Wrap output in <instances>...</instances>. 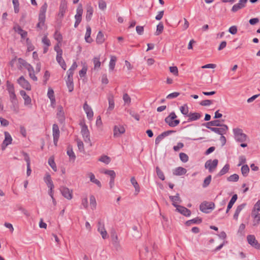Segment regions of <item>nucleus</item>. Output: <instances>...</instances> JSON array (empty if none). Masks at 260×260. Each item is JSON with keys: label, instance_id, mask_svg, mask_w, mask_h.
Returning <instances> with one entry per match:
<instances>
[{"label": "nucleus", "instance_id": "1", "mask_svg": "<svg viewBox=\"0 0 260 260\" xmlns=\"http://www.w3.org/2000/svg\"><path fill=\"white\" fill-rule=\"evenodd\" d=\"M233 133L235 140L239 142H244L246 141L248 137L243 133V130L239 128L233 129Z\"/></svg>", "mask_w": 260, "mask_h": 260}, {"label": "nucleus", "instance_id": "2", "mask_svg": "<svg viewBox=\"0 0 260 260\" xmlns=\"http://www.w3.org/2000/svg\"><path fill=\"white\" fill-rule=\"evenodd\" d=\"M177 116L175 112H171L168 116L165 118V121L171 127H175L180 123V120L176 119Z\"/></svg>", "mask_w": 260, "mask_h": 260}, {"label": "nucleus", "instance_id": "3", "mask_svg": "<svg viewBox=\"0 0 260 260\" xmlns=\"http://www.w3.org/2000/svg\"><path fill=\"white\" fill-rule=\"evenodd\" d=\"M215 208V204L213 202H208L204 201L200 205V210L205 213L210 212L209 210H213Z\"/></svg>", "mask_w": 260, "mask_h": 260}, {"label": "nucleus", "instance_id": "4", "mask_svg": "<svg viewBox=\"0 0 260 260\" xmlns=\"http://www.w3.org/2000/svg\"><path fill=\"white\" fill-rule=\"evenodd\" d=\"M80 125H81V133L83 136L84 141L86 143H90L89 132L87 126L85 123H80Z\"/></svg>", "mask_w": 260, "mask_h": 260}, {"label": "nucleus", "instance_id": "5", "mask_svg": "<svg viewBox=\"0 0 260 260\" xmlns=\"http://www.w3.org/2000/svg\"><path fill=\"white\" fill-rule=\"evenodd\" d=\"M247 240L249 244L254 248L259 250L260 244L256 240L255 236L253 235H248L247 236Z\"/></svg>", "mask_w": 260, "mask_h": 260}, {"label": "nucleus", "instance_id": "6", "mask_svg": "<svg viewBox=\"0 0 260 260\" xmlns=\"http://www.w3.org/2000/svg\"><path fill=\"white\" fill-rule=\"evenodd\" d=\"M218 162V160L217 159H215L213 160L211 159L208 160L205 162V167L206 169H208L209 172L211 173L217 167Z\"/></svg>", "mask_w": 260, "mask_h": 260}, {"label": "nucleus", "instance_id": "7", "mask_svg": "<svg viewBox=\"0 0 260 260\" xmlns=\"http://www.w3.org/2000/svg\"><path fill=\"white\" fill-rule=\"evenodd\" d=\"M173 205L176 208V210L185 216L188 217L191 215V211L185 207L177 204H173Z\"/></svg>", "mask_w": 260, "mask_h": 260}, {"label": "nucleus", "instance_id": "8", "mask_svg": "<svg viewBox=\"0 0 260 260\" xmlns=\"http://www.w3.org/2000/svg\"><path fill=\"white\" fill-rule=\"evenodd\" d=\"M111 238L112 243L114 247L116 250H119L120 249V245L118 241L117 235L114 230H113L111 233Z\"/></svg>", "mask_w": 260, "mask_h": 260}, {"label": "nucleus", "instance_id": "9", "mask_svg": "<svg viewBox=\"0 0 260 260\" xmlns=\"http://www.w3.org/2000/svg\"><path fill=\"white\" fill-rule=\"evenodd\" d=\"M44 180L46 183L48 188H49V194L50 196H52L53 189L54 187L53 183L51 180V176L49 174H47L46 176L44 178Z\"/></svg>", "mask_w": 260, "mask_h": 260}, {"label": "nucleus", "instance_id": "10", "mask_svg": "<svg viewBox=\"0 0 260 260\" xmlns=\"http://www.w3.org/2000/svg\"><path fill=\"white\" fill-rule=\"evenodd\" d=\"M18 83L24 89L27 90H31V85L23 76H21L17 80Z\"/></svg>", "mask_w": 260, "mask_h": 260}, {"label": "nucleus", "instance_id": "11", "mask_svg": "<svg viewBox=\"0 0 260 260\" xmlns=\"http://www.w3.org/2000/svg\"><path fill=\"white\" fill-rule=\"evenodd\" d=\"M67 9V1L66 0H61L59 8V12L58 15L62 18L66 13Z\"/></svg>", "mask_w": 260, "mask_h": 260}, {"label": "nucleus", "instance_id": "12", "mask_svg": "<svg viewBox=\"0 0 260 260\" xmlns=\"http://www.w3.org/2000/svg\"><path fill=\"white\" fill-rule=\"evenodd\" d=\"M62 195L68 200H71L73 198L72 190H70L68 187L61 186L60 188Z\"/></svg>", "mask_w": 260, "mask_h": 260}, {"label": "nucleus", "instance_id": "13", "mask_svg": "<svg viewBox=\"0 0 260 260\" xmlns=\"http://www.w3.org/2000/svg\"><path fill=\"white\" fill-rule=\"evenodd\" d=\"M12 141V138L10 135V134L7 132H5V139L2 144V149L4 150L5 149L6 147L9 145V144H11Z\"/></svg>", "mask_w": 260, "mask_h": 260}, {"label": "nucleus", "instance_id": "14", "mask_svg": "<svg viewBox=\"0 0 260 260\" xmlns=\"http://www.w3.org/2000/svg\"><path fill=\"white\" fill-rule=\"evenodd\" d=\"M113 136L114 137H118L120 135L125 133V129L122 125H115L113 129Z\"/></svg>", "mask_w": 260, "mask_h": 260}, {"label": "nucleus", "instance_id": "15", "mask_svg": "<svg viewBox=\"0 0 260 260\" xmlns=\"http://www.w3.org/2000/svg\"><path fill=\"white\" fill-rule=\"evenodd\" d=\"M221 128H210V130L214 133L218 134L220 135H222L224 134H225L226 131L228 129V126L224 124H221V126H220Z\"/></svg>", "mask_w": 260, "mask_h": 260}, {"label": "nucleus", "instance_id": "16", "mask_svg": "<svg viewBox=\"0 0 260 260\" xmlns=\"http://www.w3.org/2000/svg\"><path fill=\"white\" fill-rule=\"evenodd\" d=\"M248 0H240L239 3L234 5L232 8V11L233 12H236L239 10L242 9L245 7L246 4Z\"/></svg>", "mask_w": 260, "mask_h": 260}, {"label": "nucleus", "instance_id": "17", "mask_svg": "<svg viewBox=\"0 0 260 260\" xmlns=\"http://www.w3.org/2000/svg\"><path fill=\"white\" fill-rule=\"evenodd\" d=\"M57 117L60 123L65 121V116L62 106H59L57 108Z\"/></svg>", "mask_w": 260, "mask_h": 260}, {"label": "nucleus", "instance_id": "18", "mask_svg": "<svg viewBox=\"0 0 260 260\" xmlns=\"http://www.w3.org/2000/svg\"><path fill=\"white\" fill-rule=\"evenodd\" d=\"M98 231L100 233L104 239L107 238V232L105 229L104 224L101 221L98 222Z\"/></svg>", "mask_w": 260, "mask_h": 260}, {"label": "nucleus", "instance_id": "19", "mask_svg": "<svg viewBox=\"0 0 260 260\" xmlns=\"http://www.w3.org/2000/svg\"><path fill=\"white\" fill-rule=\"evenodd\" d=\"M23 155L24 157V160L26 161L27 164V171H26V174L28 176H29L31 172V170L30 169V160L29 156L28 154L24 151H22V152Z\"/></svg>", "mask_w": 260, "mask_h": 260}, {"label": "nucleus", "instance_id": "20", "mask_svg": "<svg viewBox=\"0 0 260 260\" xmlns=\"http://www.w3.org/2000/svg\"><path fill=\"white\" fill-rule=\"evenodd\" d=\"M77 13L75 16V21L81 22L83 13V8L81 4H79L76 10Z\"/></svg>", "mask_w": 260, "mask_h": 260}, {"label": "nucleus", "instance_id": "21", "mask_svg": "<svg viewBox=\"0 0 260 260\" xmlns=\"http://www.w3.org/2000/svg\"><path fill=\"white\" fill-rule=\"evenodd\" d=\"M202 125L205 126L207 128L210 129V128H214L213 127L211 126H221V124L220 123L219 120H215L208 122L204 123L202 124Z\"/></svg>", "mask_w": 260, "mask_h": 260}, {"label": "nucleus", "instance_id": "22", "mask_svg": "<svg viewBox=\"0 0 260 260\" xmlns=\"http://www.w3.org/2000/svg\"><path fill=\"white\" fill-rule=\"evenodd\" d=\"M83 109L87 114V117L89 119L92 118L93 112L91 108L85 102L83 105Z\"/></svg>", "mask_w": 260, "mask_h": 260}, {"label": "nucleus", "instance_id": "23", "mask_svg": "<svg viewBox=\"0 0 260 260\" xmlns=\"http://www.w3.org/2000/svg\"><path fill=\"white\" fill-rule=\"evenodd\" d=\"M93 12V9L91 5L86 6V19L87 21L91 20Z\"/></svg>", "mask_w": 260, "mask_h": 260}, {"label": "nucleus", "instance_id": "24", "mask_svg": "<svg viewBox=\"0 0 260 260\" xmlns=\"http://www.w3.org/2000/svg\"><path fill=\"white\" fill-rule=\"evenodd\" d=\"M20 94L22 96L24 100V105H28L31 104V99L29 95H28L24 90H21L20 91Z\"/></svg>", "mask_w": 260, "mask_h": 260}, {"label": "nucleus", "instance_id": "25", "mask_svg": "<svg viewBox=\"0 0 260 260\" xmlns=\"http://www.w3.org/2000/svg\"><path fill=\"white\" fill-rule=\"evenodd\" d=\"M187 117H189L187 121L190 122L199 119L201 117V115L199 113L190 112Z\"/></svg>", "mask_w": 260, "mask_h": 260}, {"label": "nucleus", "instance_id": "26", "mask_svg": "<svg viewBox=\"0 0 260 260\" xmlns=\"http://www.w3.org/2000/svg\"><path fill=\"white\" fill-rule=\"evenodd\" d=\"M91 32V27H90L89 25H87L86 26V31L85 35V41L88 43H91L93 41V40L90 37Z\"/></svg>", "mask_w": 260, "mask_h": 260}, {"label": "nucleus", "instance_id": "27", "mask_svg": "<svg viewBox=\"0 0 260 260\" xmlns=\"http://www.w3.org/2000/svg\"><path fill=\"white\" fill-rule=\"evenodd\" d=\"M48 5L46 2H45L41 7L39 14V17H41V19L42 18H46V12L47 9Z\"/></svg>", "mask_w": 260, "mask_h": 260}, {"label": "nucleus", "instance_id": "28", "mask_svg": "<svg viewBox=\"0 0 260 260\" xmlns=\"http://www.w3.org/2000/svg\"><path fill=\"white\" fill-rule=\"evenodd\" d=\"M255 212L252 211L251 213V216L254 218L253 225L254 226H257L260 223V213H255Z\"/></svg>", "mask_w": 260, "mask_h": 260}, {"label": "nucleus", "instance_id": "29", "mask_svg": "<svg viewBox=\"0 0 260 260\" xmlns=\"http://www.w3.org/2000/svg\"><path fill=\"white\" fill-rule=\"evenodd\" d=\"M202 222V219L199 217L189 220L186 221L185 225L186 226H190L192 224H199Z\"/></svg>", "mask_w": 260, "mask_h": 260}, {"label": "nucleus", "instance_id": "30", "mask_svg": "<svg viewBox=\"0 0 260 260\" xmlns=\"http://www.w3.org/2000/svg\"><path fill=\"white\" fill-rule=\"evenodd\" d=\"M186 170L182 167H179L176 168L173 171V174L176 176H181L186 173Z\"/></svg>", "mask_w": 260, "mask_h": 260}, {"label": "nucleus", "instance_id": "31", "mask_svg": "<svg viewBox=\"0 0 260 260\" xmlns=\"http://www.w3.org/2000/svg\"><path fill=\"white\" fill-rule=\"evenodd\" d=\"M131 182L135 189V194H137L140 190V187L137 180L134 177H132L131 179Z\"/></svg>", "mask_w": 260, "mask_h": 260}, {"label": "nucleus", "instance_id": "32", "mask_svg": "<svg viewBox=\"0 0 260 260\" xmlns=\"http://www.w3.org/2000/svg\"><path fill=\"white\" fill-rule=\"evenodd\" d=\"M52 135L53 138H59L60 132L57 124H53L52 126Z\"/></svg>", "mask_w": 260, "mask_h": 260}, {"label": "nucleus", "instance_id": "33", "mask_svg": "<svg viewBox=\"0 0 260 260\" xmlns=\"http://www.w3.org/2000/svg\"><path fill=\"white\" fill-rule=\"evenodd\" d=\"M109 102V107L108 108V111H112L115 106L114 97L112 95H109L108 98Z\"/></svg>", "mask_w": 260, "mask_h": 260}, {"label": "nucleus", "instance_id": "34", "mask_svg": "<svg viewBox=\"0 0 260 260\" xmlns=\"http://www.w3.org/2000/svg\"><path fill=\"white\" fill-rule=\"evenodd\" d=\"M89 176L90 178V180L91 182L95 183L100 188L102 187L101 182L99 180L95 179V176L92 173H89Z\"/></svg>", "mask_w": 260, "mask_h": 260}, {"label": "nucleus", "instance_id": "35", "mask_svg": "<svg viewBox=\"0 0 260 260\" xmlns=\"http://www.w3.org/2000/svg\"><path fill=\"white\" fill-rule=\"evenodd\" d=\"M56 61L61 66L62 69L66 70L67 66L64 59L62 57V55L56 56Z\"/></svg>", "mask_w": 260, "mask_h": 260}, {"label": "nucleus", "instance_id": "36", "mask_svg": "<svg viewBox=\"0 0 260 260\" xmlns=\"http://www.w3.org/2000/svg\"><path fill=\"white\" fill-rule=\"evenodd\" d=\"M169 199L173 202V204H177V203H180L181 202V200L179 197V194L177 193L175 196H169Z\"/></svg>", "mask_w": 260, "mask_h": 260}, {"label": "nucleus", "instance_id": "37", "mask_svg": "<svg viewBox=\"0 0 260 260\" xmlns=\"http://www.w3.org/2000/svg\"><path fill=\"white\" fill-rule=\"evenodd\" d=\"M67 154L69 155V157L71 158V159H73L74 160L76 158V155L74 152V151H73V148H72V147L69 145L68 146V148H67Z\"/></svg>", "mask_w": 260, "mask_h": 260}, {"label": "nucleus", "instance_id": "38", "mask_svg": "<svg viewBox=\"0 0 260 260\" xmlns=\"http://www.w3.org/2000/svg\"><path fill=\"white\" fill-rule=\"evenodd\" d=\"M105 41L104 36L101 31H100L96 38V42L98 44H102Z\"/></svg>", "mask_w": 260, "mask_h": 260}, {"label": "nucleus", "instance_id": "39", "mask_svg": "<svg viewBox=\"0 0 260 260\" xmlns=\"http://www.w3.org/2000/svg\"><path fill=\"white\" fill-rule=\"evenodd\" d=\"M66 81L69 91H73L74 90L73 79H67Z\"/></svg>", "mask_w": 260, "mask_h": 260}, {"label": "nucleus", "instance_id": "40", "mask_svg": "<svg viewBox=\"0 0 260 260\" xmlns=\"http://www.w3.org/2000/svg\"><path fill=\"white\" fill-rule=\"evenodd\" d=\"M229 169H230V165L227 164L220 171V172L217 174V176H221L225 174L226 173H228L229 172Z\"/></svg>", "mask_w": 260, "mask_h": 260}, {"label": "nucleus", "instance_id": "41", "mask_svg": "<svg viewBox=\"0 0 260 260\" xmlns=\"http://www.w3.org/2000/svg\"><path fill=\"white\" fill-rule=\"evenodd\" d=\"M116 60H117V58L116 56H111L110 61L109 62V69L110 70L112 71L114 70V69L115 68Z\"/></svg>", "mask_w": 260, "mask_h": 260}, {"label": "nucleus", "instance_id": "42", "mask_svg": "<svg viewBox=\"0 0 260 260\" xmlns=\"http://www.w3.org/2000/svg\"><path fill=\"white\" fill-rule=\"evenodd\" d=\"M164 25L162 22H159L156 27V30L155 32L156 36H158L162 33L164 30Z\"/></svg>", "mask_w": 260, "mask_h": 260}, {"label": "nucleus", "instance_id": "43", "mask_svg": "<svg viewBox=\"0 0 260 260\" xmlns=\"http://www.w3.org/2000/svg\"><path fill=\"white\" fill-rule=\"evenodd\" d=\"M249 172V168L247 165H244L241 167V172L243 176L246 177Z\"/></svg>", "mask_w": 260, "mask_h": 260}, {"label": "nucleus", "instance_id": "44", "mask_svg": "<svg viewBox=\"0 0 260 260\" xmlns=\"http://www.w3.org/2000/svg\"><path fill=\"white\" fill-rule=\"evenodd\" d=\"M42 19H41V17H39V22L37 24V28H38L39 30L42 29L43 26L45 24V22L46 18H42Z\"/></svg>", "mask_w": 260, "mask_h": 260}, {"label": "nucleus", "instance_id": "45", "mask_svg": "<svg viewBox=\"0 0 260 260\" xmlns=\"http://www.w3.org/2000/svg\"><path fill=\"white\" fill-rule=\"evenodd\" d=\"M90 205L91 206V208L92 210H94L95 209L96 206V202L95 198L94 197V196H93V195H91L90 196Z\"/></svg>", "mask_w": 260, "mask_h": 260}, {"label": "nucleus", "instance_id": "46", "mask_svg": "<svg viewBox=\"0 0 260 260\" xmlns=\"http://www.w3.org/2000/svg\"><path fill=\"white\" fill-rule=\"evenodd\" d=\"M48 164L49 166L51 167L53 171H57V167L54 161V158L52 157H50L48 159Z\"/></svg>", "mask_w": 260, "mask_h": 260}, {"label": "nucleus", "instance_id": "47", "mask_svg": "<svg viewBox=\"0 0 260 260\" xmlns=\"http://www.w3.org/2000/svg\"><path fill=\"white\" fill-rule=\"evenodd\" d=\"M180 111L182 114L184 115H185L186 116H188V108L187 106V105H184L183 106H182L180 108Z\"/></svg>", "mask_w": 260, "mask_h": 260}, {"label": "nucleus", "instance_id": "48", "mask_svg": "<svg viewBox=\"0 0 260 260\" xmlns=\"http://www.w3.org/2000/svg\"><path fill=\"white\" fill-rule=\"evenodd\" d=\"M7 90L8 91L9 94L15 92L13 84H11L9 81L7 82Z\"/></svg>", "mask_w": 260, "mask_h": 260}, {"label": "nucleus", "instance_id": "49", "mask_svg": "<svg viewBox=\"0 0 260 260\" xmlns=\"http://www.w3.org/2000/svg\"><path fill=\"white\" fill-rule=\"evenodd\" d=\"M239 178V175L237 174H234L229 176L227 180L230 182H237L238 181Z\"/></svg>", "mask_w": 260, "mask_h": 260}, {"label": "nucleus", "instance_id": "50", "mask_svg": "<svg viewBox=\"0 0 260 260\" xmlns=\"http://www.w3.org/2000/svg\"><path fill=\"white\" fill-rule=\"evenodd\" d=\"M156 172L157 175L158 176V178L160 179H161L162 181L165 179V177L164 174V173L161 171V170L159 169L158 167H156Z\"/></svg>", "mask_w": 260, "mask_h": 260}, {"label": "nucleus", "instance_id": "51", "mask_svg": "<svg viewBox=\"0 0 260 260\" xmlns=\"http://www.w3.org/2000/svg\"><path fill=\"white\" fill-rule=\"evenodd\" d=\"M93 62L94 63V69H98L100 68L101 66V62L100 61V58L98 57H95L93 59Z\"/></svg>", "mask_w": 260, "mask_h": 260}, {"label": "nucleus", "instance_id": "52", "mask_svg": "<svg viewBox=\"0 0 260 260\" xmlns=\"http://www.w3.org/2000/svg\"><path fill=\"white\" fill-rule=\"evenodd\" d=\"M99 160L106 164H109L111 161V159L107 155H103L99 159Z\"/></svg>", "mask_w": 260, "mask_h": 260}, {"label": "nucleus", "instance_id": "53", "mask_svg": "<svg viewBox=\"0 0 260 260\" xmlns=\"http://www.w3.org/2000/svg\"><path fill=\"white\" fill-rule=\"evenodd\" d=\"M14 6V10L15 13H18L19 11V3L18 0H12Z\"/></svg>", "mask_w": 260, "mask_h": 260}, {"label": "nucleus", "instance_id": "54", "mask_svg": "<svg viewBox=\"0 0 260 260\" xmlns=\"http://www.w3.org/2000/svg\"><path fill=\"white\" fill-rule=\"evenodd\" d=\"M179 157H180V160L183 162H186L188 160V156L185 153H183V152L180 153Z\"/></svg>", "mask_w": 260, "mask_h": 260}, {"label": "nucleus", "instance_id": "55", "mask_svg": "<svg viewBox=\"0 0 260 260\" xmlns=\"http://www.w3.org/2000/svg\"><path fill=\"white\" fill-rule=\"evenodd\" d=\"M211 176L209 175L205 179L203 184L202 185L204 188L207 187L209 185L211 181Z\"/></svg>", "mask_w": 260, "mask_h": 260}, {"label": "nucleus", "instance_id": "56", "mask_svg": "<svg viewBox=\"0 0 260 260\" xmlns=\"http://www.w3.org/2000/svg\"><path fill=\"white\" fill-rule=\"evenodd\" d=\"M59 43H58L55 46H54V50L57 53V55L56 56H59V55H62V49L60 48V45H59Z\"/></svg>", "mask_w": 260, "mask_h": 260}, {"label": "nucleus", "instance_id": "57", "mask_svg": "<svg viewBox=\"0 0 260 260\" xmlns=\"http://www.w3.org/2000/svg\"><path fill=\"white\" fill-rule=\"evenodd\" d=\"M77 146H78L79 150L80 152L84 151V144H83V142L82 141H81L80 140H78V139L77 140Z\"/></svg>", "mask_w": 260, "mask_h": 260}, {"label": "nucleus", "instance_id": "58", "mask_svg": "<svg viewBox=\"0 0 260 260\" xmlns=\"http://www.w3.org/2000/svg\"><path fill=\"white\" fill-rule=\"evenodd\" d=\"M103 173L106 175H108L110 176V178H115L116 174L113 170H105Z\"/></svg>", "mask_w": 260, "mask_h": 260}, {"label": "nucleus", "instance_id": "59", "mask_svg": "<svg viewBox=\"0 0 260 260\" xmlns=\"http://www.w3.org/2000/svg\"><path fill=\"white\" fill-rule=\"evenodd\" d=\"M123 100L125 104H129L131 102V99L127 93H124L123 95Z\"/></svg>", "mask_w": 260, "mask_h": 260}, {"label": "nucleus", "instance_id": "60", "mask_svg": "<svg viewBox=\"0 0 260 260\" xmlns=\"http://www.w3.org/2000/svg\"><path fill=\"white\" fill-rule=\"evenodd\" d=\"M166 137L163 133H162L161 134L159 135L155 139V144L156 145H157L160 142L165 138Z\"/></svg>", "mask_w": 260, "mask_h": 260}, {"label": "nucleus", "instance_id": "61", "mask_svg": "<svg viewBox=\"0 0 260 260\" xmlns=\"http://www.w3.org/2000/svg\"><path fill=\"white\" fill-rule=\"evenodd\" d=\"M170 72L175 76L178 75V70L177 67L173 66L169 68Z\"/></svg>", "mask_w": 260, "mask_h": 260}, {"label": "nucleus", "instance_id": "62", "mask_svg": "<svg viewBox=\"0 0 260 260\" xmlns=\"http://www.w3.org/2000/svg\"><path fill=\"white\" fill-rule=\"evenodd\" d=\"M12 104V106H11V109L15 112H17V109L18 108V100H15L11 102Z\"/></svg>", "mask_w": 260, "mask_h": 260}, {"label": "nucleus", "instance_id": "63", "mask_svg": "<svg viewBox=\"0 0 260 260\" xmlns=\"http://www.w3.org/2000/svg\"><path fill=\"white\" fill-rule=\"evenodd\" d=\"M54 38L59 43H60L62 40V35L59 32H58L57 31H56L55 32Z\"/></svg>", "mask_w": 260, "mask_h": 260}, {"label": "nucleus", "instance_id": "64", "mask_svg": "<svg viewBox=\"0 0 260 260\" xmlns=\"http://www.w3.org/2000/svg\"><path fill=\"white\" fill-rule=\"evenodd\" d=\"M106 3L104 0L99 1V7L102 10H104L106 8Z\"/></svg>", "mask_w": 260, "mask_h": 260}]
</instances>
